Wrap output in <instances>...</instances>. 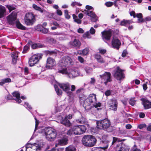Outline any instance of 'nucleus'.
<instances>
[{
  "mask_svg": "<svg viewBox=\"0 0 151 151\" xmlns=\"http://www.w3.org/2000/svg\"><path fill=\"white\" fill-rule=\"evenodd\" d=\"M80 97V102L86 110L90 109L92 107L96 108L101 106L100 103L97 102L95 94H91L87 98L84 95Z\"/></svg>",
  "mask_w": 151,
  "mask_h": 151,
  "instance_id": "obj_1",
  "label": "nucleus"
},
{
  "mask_svg": "<svg viewBox=\"0 0 151 151\" xmlns=\"http://www.w3.org/2000/svg\"><path fill=\"white\" fill-rule=\"evenodd\" d=\"M59 73L65 75L67 77L70 79H73L78 76H82L83 74L80 72L79 69L77 68H73L67 69L64 68L58 71Z\"/></svg>",
  "mask_w": 151,
  "mask_h": 151,
  "instance_id": "obj_2",
  "label": "nucleus"
},
{
  "mask_svg": "<svg viewBox=\"0 0 151 151\" xmlns=\"http://www.w3.org/2000/svg\"><path fill=\"white\" fill-rule=\"evenodd\" d=\"M86 130V127L85 125L75 126L68 131L67 134L70 136L73 134L79 135L84 133Z\"/></svg>",
  "mask_w": 151,
  "mask_h": 151,
  "instance_id": "obj_3",
  "label": "nucleus"
},
{
  "mask_svg": "<svg viewBox=\"0 0 151 151\" xmlns=\"http://www.w3.org/2000/svg\"><path fill=\"white\" fill-rule=\"evenodd\" d=\"M42 132L44 133L46 138L49 141H53L56 138L57 132L56 130L54 129L45 128L42 129Z\"/></svg>",
  "mask_w": 151,
  "mask_h": 151,
  "instance_id": "obj_4",
  "label": "nucleus"
},
{
  "mask_svg": "<svg viewBox=\"0 0 151 151\" xmlns=\"http://www.w3.org/2000/svg\"><path fill=\"white\" fill-rule=\"evenodd\" d=\"M96 139L93 136L91 135H85L82 139V143L85 146L92 147L96 142Z\"/></svg>",
  "mask_w": 151,
  "mask_h": 151,
  "instance_id": "obj_5",
  "label": "nucleus"
},
{
  "mask_svg": "<svg viewBox=\"0 0 151 151\" xmlns=\"http://www.w3.org/2000/svg\"><path fill=\"white\" fill-rule=\"evenodd\" d=\"M73 64V60L68 56L63 57L58 63L59 65L61 67H66Z\"/></svg>",
  "mask_w": 151,
  "mask_h": 151,
  "instance_id": "obj_6",
  "label": "nucleus"
},
{
  "mask_svg": "<svg viewBox=\"0 0 151 151\" xmlns=\"http://www.w3.org/2000/svg\"><path fill=\"white\" fill-rule=\"evenodd\" d=\"M24 21L25 23L27 25H32L35 21V15L32 13L26 14L25 16Z\"/></svg>",
  "mask_w": 151,
  "mask_h": 151,
  "instance_id": "obj_7",
  "label": "nucleus"
},
{
  "mask_svg": "<svg viewBox=\"0 0 151 151\" xmlns=\"http://www.w3.org/2000/svg\"><path fill=\"white\" fill-rule=\"evenodd\" d=\"M97 128L100 129H106L109 127L110 125V122L107 119L96 122Z\"/></svg>",
  "mask_w": 151,
  "mask_h": 151,
  "instance_id": "obj_8",
  "label": "nucleus"
},
{
  "mask_svg": "<svg viewBox=\"0 0 151 151\" xmlns=\"http://www.w3.org/2000/svg\"><path fill=\"white\" fill-rule=\"evenodd\" d=\"M86 8L87 10H85L83 11V13L90 16L92 21L94 22H96L97 20V18L96 15L92 11L89 10L92 9V7L89 5H87L86 6Z\"/></svg>",
  "mask_w": 151,
  "mask_h": 151,
  "instance_id": "obj_9",
  "label": "nucleus"
},
{
  "mask_svg": "<svg viewBox=\"0 0 151 151\" xmlns=\"http://www.w3.org/2000/svg\"><path fill=\"white\" fill-rule=\"evenodd\" d=\"M42 55L41 54H37L32 55L30 58L29 60V64L30 66H34L37 64L39 60L42 58Z\"/></svg>",
  "mask_w": 151,
  "mask_h": 151,
  "instance_id": "obj_10",
  "label": "nucleus"
},
{
  "mask_svg": "<svg viewBox=\"0 0 151 151\" xmlns=\"http://www.w3.org/2000/svg\"><path fill=\"white\" fill-rule=\"evenodd\" d=\"M102 81H104V84L106 85L107 83L111 81V74L109 72H105L102 75L99 76Z\"/></svg>",
  "mask_w": 151,
  "mask_h": 151,
  "instance_id": "obj_11",
  "label": "nucleus"
},
{
  "mask_svg": "<svg viewBox=\"0 0 151 151\" xmlns=\"http://www.w3.org/2000/svg\"><path fill=\"white\" fill-rule=\"evenodd\" d=\"M114 76L115 78L119 81L124 78L123 70L121 69L119 67H116V70L114 73Z\"/></svg>",
  "mask_w": 151,
  "mask_h": 151,
  "instance_id": "obj_12",
  "label": "nucleus"
},
{
  "mask_svg": "<svg viewBox=\"0 0 151 151\" xmlns=\"http://www.w3.org/2000/svg\"><path fill=\"white\" fill-rule=\"evenodd\" d=\"M55 65V62L54 59L50 57L47 58L45 66L47 69H52Z\"/></svg>",
  "mask_w": 151,
  "mask_h": 151,
  "instance_id": "obj_13",
  "label": "nucleus"
},
{
  "mask_svg": "<svg viewBox=\"0 0 151 151\" xmlns=\"http://www.w3.org/2000/svg\"><path fill=\"white\" fill-rule=\"evenodd\" d=\"M17 15L16 12H13L7 17L8 22L10 24H12L15 22Z\"/></svg>",
  "mask_w": 151,
  "mask_h": 151,
  "instance_id": "obj_14",
  "label": "nucleus"
},
{
  "mask_svg": "<svg viewBox=\"0 0 151 151\" xmlns=\"http://www.w3.org/2000/svg\"><path fill=\"white\" fill-rule=\"evenodd\" d=\"M121 45L120 41L117 38L113 37L111 41V47L114 48L118 50Z\"/></svg>",
  "mask_w": 151,
  "mask_h": 151,
  "instance_id": "obj_15",
  "label": "nucleus"
},
{
  "mask_svg": "<svg viewBox=\"0 0 151 151\" xmlns=\"http://www.w3.org/2000/svg\"><path fill=\"white\" fill-rule=\"evenodd\" d=\"M118 103L117 100L115 99L110 100L109 102V106L110 109L114 111L117 110Z\"/></svg>",
  "mask_w": 151,
  "mask_h": 151,
  "instance_id": "obj_16",
  "label": "nucleus"
},
{
  "mask_svg": "<svg viewBox=\"0 0 151 151\" xmlns=\"http://www.w3.org/2000/svg\"><path fill=\"white\" fill-rule=\"evenodd\" d=\"M129 148L128 146L124 143H121L117 146L116 151H129Z\"/></svg>",
  "mask_w": 151,
  "mask_h": 151,
  "instance_id": "obj_17",
  "label": "nucleus"
},
{
  "mask_svg": "<svg viewBox=\"0 0 151 151\" xmlns=\"http://www.w3.org/2000/svg\"><path fill=\"white\" fill-rule=\"evenodd\" d=\"M102 38L104 41L109 40L110 39L111 36V31H105L101 32Z\"/></svg>",
  "mask_w": 151,
  "mask_h": 151,
  "instance_id": "obj_18",
  "label": "nucleus"
},
{
  "mask_svg": "<svg viewBox=\"0 0 151 151\" xmlns=\"http://www.w3.org/2000/svg\"><path fill=\"white\" fill-rule=\"evenodd\" d=\"M145 109H148L151 108V102L149 101L145 98H143L141 99Z\"/></svg>",
  "mask_w": 151,
  "mask_h": 151,
  "instance_id": "obj_19",
  "label": "nucleus"
},
{
  "mask_svg": "<svg viewBox=\"0 0 151 151\" xmlns=\"http://www.w3.org/2000/svg\"><path fill=\"white\" fill-rule=\"evenodd\" d=\"M58 85L60 87L66 92L70 91V85L68 83H59L58 84Z\"/></svg>",
  "mask_w": 151,
  "mask_h": 151,
  "instance_id": "obj_20",
  "label": "nucleus"
},
{
  "mask_svg": "<svg viewBox=\"0 0 151 151\" xmlns=\"http://www.w3.org/2000/svg\"><path fill=\"white\" fill-rule=\"evenodd\" d=\"M136 17L138 18V20L139 22H142L145 21H146L151 20V17H147L145 18L144 20L142 18V15L141 13L137 14L136 15Z\"/></svg>",
  "mask_w": 151,
  "mask_h": 151,
  "instance_id": "obj_21",
  "label": "nucleus"
},
{
  "mask_svg": "<svg viewBox=\"0 0 151 151\" xmlns=\"http://www.w3.org/2000/svg\"><path fill=\"white\" fill-rule=\"evenodd\" d=\"M70 46L72 47H78L81 45V43L79 40L75 39L73 41H71L70 42Z\"/></svg>",
  "mask_w": 151,
  "mask_h": 151,
  "instance_id": "obj_22",
  "label": "nucleus"
},
{
  "mask_svg": "<svg viewBox=\"0 0 151 151\" xmlns=\"http://www.w3.org/2000/svg\"><path fill=\"white\" fill-rule=\"evenodd\" d=\"M78 16L80 19H78L77 17L75 14H73V18L74 21L78 24H80L81 22V19L83 18V14L80 13L78 14Z\"/></svg>",
  "mask_w": 151,
  "mask_h": 151,
  "instance_id": "obj_23",
  "label": "nucleus"
},
{
  "mask_svg": "<svg viewBox=\"0 0 151 151\" xmlns=\"http://www.w3.org/2000/svg\"><path fill=\"white\" fill-rule=\"evenodd\" d=\"M19 53V52H14L11 54L12 61L14 64H15L17 62Z\"/></svg>",
  "mask_w": 151,
  "mask_h": 151,
  "instance_id": "obj_24",
  "label": "nucleus"
},
{
  "mask_svg": "<svg viewBox=\"0 0 151 151\" xmlns=\"http://www.w3.org/2000/svg\"><path fill=\"white\" fill-rule=\"evenodd\" d=\"M68 139L66 138H63L58 140V145H65L68 143Z\"/></svg>",
  "mask_w": 151,
  "mask_h": 151,
  "instance_id": "obj_25",
  "label": "nucleus"
},
{
  "mask_svg": "<svg viewBox=\"0 0 151 151\" xmlns=\"http://www.w3.org/2000/svg\"><path fill=\"white\" fill-rule=\"evenodd\" d=\"M12 95L14 97L16 98L15 100L18 103H19L21 102L20 99V95L18 92H14L12 93Z\"/></svg>",
  "mask_w": 151,
  "mask_h": 151,
  "instance_id": "obj_26",
  "label": "nucleus"
},
{
  "mask_svg": "<svg viewBox=\"0 0 151 151\" xmlns=\"http://www.w3.org/2000/svg\"><path fill=\"white\" fill-rule=\"evenodd\" d=\"M133 22L132 20L123 19L121 22V25L122 26H127L129 24H132Z\"/></svg>",
  "mask_w": 151,
  "mask_h": 151,
  "instance_id": "obj_27",
  "label": "nucleus"
},
{
  "mask_svg": "<svg viewBox=\"0 0 151 151\" xmlns=\"http://www.w3.org/2000/svg\"><path fill=\"white\" fill-rule=\"evenodd\" d=\"M89 52V49L86 48L82 50H78L77 51L78 54L82 55H87Z\"/></svg>",
  "mask_w": 151,
  "mask_h": 151,
  "instance_id": "obj_28",
  "label": "nucleus"
},
{
  "mask_svg": "<svg viewBox=\"0 0 151 151\" xmlns=\"http://www.w3.org/2000/svg\"><path fill=\"white\" fill-rule=\"evenodd\" d=\"M61 123L68 127H70L71 125V123L66 117L61 122Z\"/></svg>",
  "mask_w": 151,
  "mask_h": 151,
  "instance_id": "obj_29",
  "label": "nucleus"
},
{
  "mask_svg": "<svg viewBox=\"0 0 151 151\" xmlns=\"http://www.w3.org/2000/svg\"><path fill=\"white\" fill-rule=\"evenodd\" d=\"M95 57L97 61L99 63H104L105 62V60L99 54H96L95 55Z\"/></svg>",
  "mask_w": 151,
  "mask_h": 151,
  "instance_id": "obj_30",
  "label": "nucleus"
},
{
  "mask_svg": "<svg viewBox=\"0 0 151 151\" xmlns=\"http://www.w3.org/2000/svg\"><path fill=\"white\" fill-rule=\"evenodd\" d=\"M6 12V9L5 7L0 5V18L4 17Z\"/></svg>",
  "mask_w": 151,
  "mask_h": 151,
  "instance_id": "obj_31",
  "label": "nucleus"
},
{
  "mask_svg": "<svg viewBox=\"0 0 151 151\" xmlns=\"http://www.w3.org/2000/svg\"><path fill=\"white\" fill-rule=\"evenodd\" d=\"M11 82V80L10 78H7L2 79L0 82V85L3 86L6 83Z\"/></svg>",
  "mask_w": 151,
  "mask_h": 151,
  "instance_id": "obj_32",
  "label": "nucleus"
},
{
  "mask_svg": "<svg viewBox=\"0 0 151 151\" xmlns=\"http://www.w3.org/2000/svg\"><path fill=\"white\" fill-rule=\"evenodd\" d=\"M33 8L35 10L40 11V12H47L46 11L42 9L41 8L37 6L36 5L34 4L32 5Z\"/></svg>",
  "mask_w": 151,
  "mask_h": 151,
  "instance_id": "obj_33",
  "label": "nucleus"
},
{
  "mask_svg": "<svg viewBox=\"0 0 151 151\" xmlns=\"http://www.w3.org/2000/svg\"><path fill=\"white\" fill-rule=\"evenodd\" d=\"M65 151H76V149L75 146L70 145L65 148Z\"/></svg>",
  "mask_w": 151,
  "mask_h": 151,
  "instance_id": "obj_34",
  "label": "nucleus"
},
{
  "mask_svg": "<svg viewBox=\"0 0 151 151\" xmlns=\"http://www.w3.org/2000/svg\"><path fill=\"white\" fill-rule=\"evenodd\" d=\"M31 47H32V48L33 49H35L37 48L38 47V48L43 47H44V46L42 44H37L35 43V44H33L32 45Z\"/></svg>",
  "mask_w": 151,
  "mask_h": 151,
  "instance_id": "obj_35",
  "label": "nucleus"
},
{
  "mask_svg": "<svg viewBox=\"0 0 151 151\" xmlns=\"http://www.w3.org/2000/svg\"><path fill=\"white\" fill-rule=\"evenodd\" d=\"M92 68L89 67H86L84 68L86 73L88 74H89L91 73L92 71Z\"/></svg>",
  "mask_w": 151,
  "mask_h": 151,
  "instance_id": "obj_36",
  "label": "nucleus"
},
{
  "mask_svg": "<svg viewBox=\"0 0 151 151\" xmlns=\"http://www.w3.org/2000/svg\"><path fill=\"white\" fill-rule=\"evenodd\" d=\"M54 87L57 94L58 95H61L62 94V91L61 90L59 89L56 85H54Z\"/></svg>",
  "mask_w": 151,
  "mask_h": 151,
  "instance_id": "obj_37",
  "label": "nucleus"
},
{
  "mask_svg": "<svg viewBox=\"0 0 151 151\" xmlns=\"http://www.w3.org/2000/svg\"><path fill=\"white\" fill-rule=\"evenodd\" d=\"M32 144L28 143L26 145V151H28L29 150H32Z\"/></svg>",
  "mask_w": 151,
  "mask_h": 151,
  "instance_id": "obj_38",
  "label": "nucleus"
},
{
  "mask_svg": "<svg viewBox=\"0 0 151 151\" xmlns=\"http://www.w3.org/2000/svg\"><path fill=\"white\" fill-rule=\"evenodd\" d=\"M16 25L17 28L19 29L23 30H25L26 29V27L23 26L19 22H17L16 24Z\"/></svg>",
  "mask_w": 151,
  "mask_h": 151,
  "instance_id": "obj_39",
  "label": "nucleus"
},
{
  "mask_svg": "<svg viewBox=\"0 0 151 151\" xmlns=\"http://www.w3.org/2000/svg\"><path fill=\"white\" fill-rule=\"evenodd\" d=\"M83 37L84 38H91V36L88 31L84 33L83 35Z\"/></svg>",
  "mask_w": 151,
  "mask_h": 151,
  "instance_id": "obj_40",
  "label": "nucleus"
},
{
  "mask_svg": "<svg viewBox=\"0 0 151 151\" xmlns=\"http://www.w3.org/2000/svg\"><path fill=\"white\" fill-rule=\"evenodd\" d=\"M43 28V27L42 25L39 24L35 27V29L37 31L42 32Z\"/></svg>",
  "mask_w": 151,
  "mask_h": 151,
  "instance_id": "obj_41",
  "label": "nucleus"
},
{
  "mask_svg": "<svg viewBox=\"0 0 151 151\" xmlns=\"http://www.w3.org/2000/svg\"><path fill=\"white\" fill-rule=\"evenodd\" d=\"M121 141V140H120L119 139H118V138L114 137H113V141L112 142V145H113L115 142H119Z\"/></svg>",
  "mask_w": 151,
  "mask_h": 151,
  "instance_id": "obj_42",
  "label": "nucleus"
},
{
  "mask_svg": "<svg viewBox=\"0 0 151 151\" xmlns=\"http://www.w3.org/2000/svg\"><path fill=\"white\" fill-rule=\"evenodd\" d=\"M67 95L70 98H73L74 97L73 93L71 91H69L66 92Z\"/></svg>",
  "mask_w": 151,
  "mask_h": 151,
  "instance_id": "obj_43",
  "label": "nucleus"
},
{
  "mask_svg": "<svg viewBox=\"0 0 151 151\" xmlns=\"http://www.w3.org/2000/svg\"><path fill=\"white\" fill-rule=\"evenodd\" d=\"M6 6L9 10L10 12L15 9V7L13 5H6Z\"/></svg>",
  "mask_w": 151,
  "mask_h": 151,
  "instance_id": "obj_44",
  "label": "nucleus"
},
{
  "mask_svg": "<svg viewBox=\"0 0 151 151\" xmlns=\"http://www.w3.org/2000/svg\"><path fill=\"white\" fill-rule=\"evenodd\" d=\"M24 106L27 109H32V107L31 106L29 105V104L28 103L25 102H24Z\"/></svg>",
  "mask_w": 151,
  "mask_h": 151,
  "instance_id": "obj_45",
  "label": "nucleus"
},
{
  "mask_svg": "<svg viewBox=\"0 0 151 151\" xmlns=\"http://www.w3.org/2000/svg\"><path fill=\"white\" fill-rule=\"evenodd\" d=\"M78 60L82 63H84L85 60L81 56H78Z\"/></svg>",
  "mask_w": 151,
  "mask_h": 151,
  "instance_id": "obj_46",
  "label": "nucleus"
},
{
  "mask_svg": "<svg viewBox=\"0 0 151 151\" xmlns=\"http://www.w3.org/2000/svg\"><path fill=\"white\" fill-rule=\"evenodd\" d=\"M64 12L65 18L67 19H69L70 18V17L68 14V11L67 10H64Z\"/></svg>",
  "mask_w": 151,
  "mask_h": 151,
  "instance_id": "obj_47",
  "label": "nucleus"
},
{
  "mask_svg": "<svg viewBox=\"0 0 151 151\" xmlns=\"http://www.w3.org/2000/svg\"><path fill=\"white\" fill-rule=\"evenodd\" d=\"M135 102L136 101L134 99H131L130 100L129 104L132 106H134Z\"/></svg>",
  "mask_w": 151,
  "mask_h": 151,
  "instance_id": "obj_48",
  "label": "nucleus"
},
{
  "mask_svg": "<svg viewBox=\"0 0 151 151\" xmlns=\"http://www.w3.org/2000/svg\"><path fill=\"white\" fill-rule=\"evenodd\" d=\"M71 5L72 6H81V5L79 3H78L77 2H73L71 4Z\"/></svg>",
  "mask_w": 151,
  "mask_h": 151,
  "instance_id": "obj_49",
  "label": "nucleus"
},
{
  "mask_svg": "<svg viewBox=\"0 0 151 151\" xmlns=\"http://www.w3.org/2000/svg\"><path fill=\"white\" fill-rule=\"evenodd\" d=\"M29 49V47L27 45L25 46L22 52L23 53H26L27 51V50Z\"/></svg>",
  "mask_w": 151,
  "mask_h": 151,
  "instance_id": "obj_50",
  "label": "nucleus"
},
{
  "mask_svg": "<svg viewBox=\"0 0 151 151\" xmlns=\"http://www.w3.org/2000/svg\"><path fill=\"white\" fill-rule=\"evenodd\" d=\"M105 5L107 7H110L113 5V3L111 2H108L105 3Z\"/></svg>",
  "mask_w": 151,
  "mask_h": 151,
  "instance_id": "obj_51",
  "label": "nucleus"
},
{
  "mask_svg": "<svg viewBox=\"0 0 151 151\" xmlns=\"http://www.w3.org/2000/svg\"><path fill=\"white\" fill-rule=\"evenodd\" d=\"M90 32L91 34H94L95 32V30L93 27H91L90 30Z\"/></svg>",
  "mask_w": 151,
  "mask_h": 151,
  "instance_id": "obj_52",
  "label": "nucleus"
},
{
  "mask_svg": "<svg viewBox=\"0 0 151 151\" xmlns=\"http://www.w3.org/2000/svg\"><path fill=\"white\" fill-rule=\"evenodd\" d=\"M99 50L100 53L101 54H104L106 52V50H105L104 49H102L101 48L99 49Z\"/></svg>",
  "mask_w": 151,
  "mask_h": 151,
  "instance_id": "obj_53",
  "label": "nucleus"
},
{
  "mask_svg": "<svg viewBox=\"0 0 151 151\" xmlns=\"http://www.w3.org/2000/svg\"><path fill=\"white\" fill-rule=\"evenodd\" d=\"M35 119L36 120V124L35 131L37 129V127L39 124V122L36 119V118H35Z\"/></svg>",
  "mask_w": 151,
  "mask_h": 151,
  "instance_id": "obj_54",
  "label": "nucleus"
},
{
  "mask_svg": "<svg viewBox=\"0 0 151 151\" xmlns=\"http://www.w3.org/2000/svg\"><path fill=\"white\" fill-rule=\"evenodd\" d=\"M122 114H123V116H124V117L126 118L129 117L130 116V114L126 113L124 111L123 112Z\"/></svg>",
  "mask_w": 151,
  "mask_h": 151,
  "instance_id": "obj_55",
  "label": "nucleus"
},
{
  "mask_svg": "<svg viewBox=\"0 0 151 151\" xmlns=\"http://www.w3.org/2000/svg\"><path fill=\"white\" fill-rule=\"evenodd\" d=\"M146 126V125L145 124H141L138 125V127L139 129H142L144 128Z\"/></svg>",
  "mask_w": 151,
  "mask_h": 151,
  "instance_id": "obj_56",
  "label": "nucleus"
},
{
  "mask_svg": "<svg viewBox=\"0 0 151 151\" xmlns=\"http://www.w3.org/2000/svg\"><path fill=\"white\" fill-rule=\"evenodd\" d=\"M6 98L8 100H10L13 99L12 96L10 94H9L7 95Z\"/></svg>",
  "mask_w": 151,
  "mask_h": 151,
  "instance_id": "obj_57",
  "label": "nucleus"
},
{
  "mask_svg": "<svg viewBox=\"0 0 151 151\" xmlns=\"http://www.w3.org/2000/svg\"><path fill=\"white\" fill-rule=\"evenodd\" d=\"M139 116L141 118H143L145 116V114L144 113L140 112L139 114Z\"/></svg>",
  "mask_w": 151,
  "mask_h": 151,
  "instance_id": "obj_58",
  "label": "nucleus"
},
{
  "mask_svg": "<svg viewBox=\"0 0 151 151\" xmlns=\"http://www.w3.org/2000/svg\"><path fill=\"white\" fill-rule=\"evenodd\" d=\"M42 33L46 34L48 32V30L47 29L43 27L42 29Z\"/></svg>",
  "mask_w": 151,
  "mask_h": 151,
  "instance_id": "obj_59",
  "label": "nucleus"
},
{
  "mask_svg": "<svg viewBox=\"0 0 151 151\" xmlns=\"http://www.w3.org/2000/svg\"><path fill=\"white\" fill-rule=\"evenodd\" d=\"M83 91V88H81L78 89L76 91L77 93L78 94L82 93Z\"/></svg>",
  "mask_w": 151,
  "mask_h": 151,
  "instance_id": "obj_60",
  "label": "nucleus"
},
{
  "mask_svg": "<svg viewBox=\"0 0 151 151\" xmlns=\"http://www.w3.org/2000/svg\"><path fill=\"white\" fill-rule=\"evenodd\" d=\"M49 42L51 43H55L56 42V40L53 38H51L49 40Z\"/></svg>",
  "mask_w": 151,
  "mask_h": 151,
  "instance_id": "obj_61",
  "label": "nucleus"
},
{
  "mask_svg": "<svg viewBox=\"0 0 151 151\" xmlns=\"http://www.w3.org/2000/svg\"><path fill=\"white\" fill-rule=\"evenodd\" d=\"M56 13L59 16H61L62 14L61 10L59 9H58L56 10Z\"/></svg>",
  "mask_w": 151,
  "mask_h": 151,
  "instance_id": "obj_62",
  "label": "nucleus"
},
{
  "mask_svg": "<svg viewBox=\"0 0 151 151\" xmlns=\"http://www.w3.org/2000/svg\"><path fill=\"white\" fill-rule=\"evenodd\" d=\"M111 93V91L110 90H107L105 92V95L106 96H109Z\"/></svg>",
  "mask_w": 151,
  "mask_h": 151,
  "instance_id": "obj_63",
  "label": "nucleus"
},
{
  "mask_svg": "<svg viewBox=\"0 0 151 151\" xmlns=\"http://www.w3.org/2000/svg\"><path fill=\"white\" fill-rule=\"evenodd\" d=\"M91 151H101L99 149L96 147H93Z\"/></svg>",
  "mask_w": 151,
  "mask_h": 151,
  "instance_id": "obj_64",
  "label": "nucleus"
}]
</instances>
